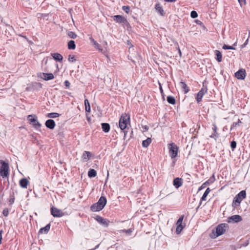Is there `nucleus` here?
<instances>
[{
  "label": "nucleus",
  "instance_id": "obj_1",
  "mask_svg": "<svg viewBox=\"0 0 250 250\" xmlns=\"http://www.w3.org/2000/svg\"><path fill=\"white\" fill-rule=\"evenodd\" d=\"M106 203V199L104 196H101L98 202L93 204L90 209L92 211H99L101 210L105 206Z\"/></svg>",
  "mask_w": 250,
  "mask_h": 250
},
{
  "label": "nucleus",
  "instance_id": "obj_2",
  "mask_svg": "<svg viewBox=\"0 0 250 250\" xmlns=\"http://www.w3.org/2000/svg\"><path fill=\"white\" fill-rule=\"evenodd\" d=\"M246 193L245 190L241 191L235 197L232 206L234 208H236L239 206L241 201L246 198Z\"/></svg>",
  "mask_w": 250,
  "mask_h": 250
},
{
  "label": "nucleus",
  "instance_id": "obj_3",
  "mask_svg": "<svg viewBox=\"0 0 250 250\" xmlns=\"http://www.w3.org/2000/svg\"><path fill=\"white\" fill-rule=\"evenodd\" d=\"M0 164L2 165L0 169V175L3 178L7 177L9 174L8 164L2 160H0Z\"/></svg>",
  "mask_w": 250,
  "mask_h": 250
},
{
  "label": "nucleus",
  "instance_id": "obj_4",
  "mask_svg": "<svg viewBox=\"0 0 250 250\" xmlns=\"http://www.w3.org/2000/svg\"><path fill=\"white\" fill-rule=\"evenodd\" d=\"M169 149V154L172 159L175 158L178 154V148L177 146L174 144H169L168 145Z\"/></svg>",
  "mask_w": 250,
  "mask_h": 250
},
{
  "label": "nucleus",
  "instance_id": "obj_5",
  "mask_svg": "<svg viewBox=\"0 0 250 250\" xmlns=\"http://www.w3.org/2000/svg\"><path fill=\"white\" fill-rule=\"evenodd\" d=\"M228 229V225L227 224H221L216 229V236L218 237L223 234Z\"/></svg>",
  "mask_w": 250,
  "mask_h": 250
},
{
  "label": "nucleus",
  "instance_id": "obj_6",
  "mask_svg": "<svg viewBox=\"0 0 250 250\" xmlns=\"http://www.w3.org/2000/svg\"><path fill=\"white\" fill-rule=\"evenodd\" d=\"M129 120V117L127 115L122 116L119 121V127L121 130H124L127 126V125Z\"/></svg>",
  "mask_w": 250,
  "mask_h": 250
},
{
  "label": "nucleus",
  "instance_id": "obj_7",
  "mask_svg": "<svg viewBox=\"0 0 250 250\" xmlns=\"http://www.w3.org/2000/svg\"><path fill=\"white\" fill-rule=\"evenodd\" d=\"M28 119L35 127L38 128L41 126V125L38 122L36 117L34 115H30L28 116Z\"/></svg>",
  "mask_w": 250,
  "mask_h": 250
},
{
  "label": "nucleus",
  "instance_id": "obj_8",
  "mask_svg": "<svg viewBox=\"0 0 250 250\" xmlns=\"http://www.w3.org/2000/svg\"><path fill=\"white\" fill-rule=\"evenodd\" d=\"M51 214L55 217H60L63 215V213L62 211L58 208L52 207L51 208Z\"/></svg>",
  "mask_w": 250,
  "mask_h": 250
},
{
  "label": "nucleus",
  "instance_id": "obj_9",
  "mask_svg": "<svg viewBox=\"0 0 250 250\" xmlns=\"http://www.w3.org/2000/svg\"><path fill=\"white\" fill-rule=\"evenodd\" d=\"M246 75V70L244 69H241L235 73V76L239 80H244Z\"/></svg>",
  "mask_w": 250,
  "mask_h": 250
},
{
  "label": "nucleus",
  "instance_id": "obj_10",
  "mask_svg": "<svg viewBox=\"0 0 250 250\" xmlns=\"http://www.w3.org/2000/svg\"><path fill=\"white\" fill-rule=\"evenodd\" d=\"M114 20L117 22L122 23L123 25L128 24L127 20L123 16L120 15H116L113 17Z\"/></svg>",
  "mask_w": 250,
  "mask_h": 250
},
{
  "label": "nucleus",
  "instance_id": "obj_11",
  "mask_svg": "<svg viewBox=\"0 0 250 250\" xmlns=\"http://www.w3.org/2000/svg\"><path fill=\"white\" fill-rule=\"evenodd\" d=\"M207 92V87H203L198 93L196 97V100L198 103L201 101L203 96Z\"/></svg>",
  "mask_w": 250,
  "mask_h": 250
},
{
  "label": "nucleus",
  "instance_id": "obj_12",
  "mask_svg": "<svg viewBox=\"0 0 250 250\" xmlns=\"http://www.w3.org/2000/svg\"><path fill=\"white\" fill-rule=\"evenodd\" d=\"M242 220V217L239 215H232L228 218V222L230 223L232 222L237 223Z\"/></svg>",
  "mask_w": 250,
  "mask_h": 250
},
{
  "label": "nucleus",
  "instance_id": "obj_13",
  "mask_svg": "<svg viewBox=\"0 0 250 250\" xmlns=\"http://www.w3.org/2000/svg\"><path fill=\"white\" fill-rule=\"evenodd\" d=\"M96 220L100 224L104 225L105 227H107L109 225V221L107 219H104L100 216H96Z\"/></svg>",
  "mask_w": 250,
  "mask_h": 250
},
{
  "label": "nucleus",
  "instance_id": "obj_14",
  "mask_svg": "<svg viewBox=\"0 0 250 250\" xmlns=\"http://www.w3.org/2000/svg\"><path fill=\"white\" fill-rule=\"evenodd\" d=\"M45 125L47 128L52 129L55 126V123L53 120L49 119L46 121Z\"/></svg>",
  "mask_w": 250,
  "mask_h": 250
},
{
  "label": "nucleus",
  "instance_id": "obj_15",
  "mask_svg": "<svg viewBox=\"0 0 250 250\" xmlns=\"http://www.w3.org/2000/svg\"><path fill=\"white\" fill-rule=\"evenodd\" d=\"M183 184L182 179L179 178H175L173 180V185L176 188L182 186Z\"/></svg>",
  "mask_w": 250,
  "mask_h": 250
},
{
  "label": "nucleus",
  "instance_id": "obj_16",
  "mask_svg": "<svg viewBox=\"0 0 250 250\" xmlns=\"http://www.w3.org/2000/svg\"><path fill=\"white\" fill-rule=\"evenodd\" d=\"M42 78L45 81H48L54 79V77L52 73H45L42 74Z\"/></svg>",
  "mask_w": 250,
  "mask_h": 250
},
{
  "label": "nucleus",
  "instance_id": "obj_17",
  "mask_svg": "<svg viewBox=\"0 0 250 250\" xmlns=\"http://www.w3.org/2000/svg\"><path fill=\"white\" fill-rule=\"evenodd\" d=\"M51 56L53 58V59L57 61L61 62L62 60L63 57L62 55L58 53H52L51 54Z\"/></svg>",
  "mask_w": 250,
  "mask_h": 250
},
{
  "label": "nucleus",
  "instance_id": "obj_18",
  "mask_svg": "<svg viewBox=\"0 0 250 250\" xmlns=\"http://www.w3.org/2000/svg\"><path fill=\"white\" fill-rule=\"evenodd\" d=\"M29 181L26 178H22L20 181V185L21 188H26Z\"/></svg>",
  "mask_w": 250,
  "mask_h": 250
},
{
  "label": "nucleus",
  "instance_id": "obj_19",
  "mask_svg": "<svg viewBox=\"0 0 250 250\" xmlns=\"http://www.w3.org/2000/svg\"><path fill=\"white\" fill-rule=\"evenodd\" d=\"M91 156L90 152L89 151H85L82 156L83 160L84 162H87Z\"/></svg>",
  "mask_w": 250,
  "mask_h": 250
},
{
  "label": "nucleus",
  "instance_id": "obj_20",
  "mask_svg": "<svg viewBox=\"0 0 250 250\" xmlns=\"http://www.w3.org/2000/svg\"><path fill=\"white\" fill-rule=\"evenodd\" d=\"M155 9L161 14V15L163 16L164 15V11L162 6L160 3H157L156 4Z\"/></svg>",
  "mask_w": 250,
  "mask_h": 250
},
{
  "label": "nucleus",
  "instance_id": "obj_21",
  "mask_svg": "<svg viewBox=\"0 0 250 250\" xmlns=\"http://www.w3.org/2000/svg\"><path fill=\"white\" fill-rule=\"evenodd\" d=\"M214 52L216 56V59L218 62H221L222 60V56L221 52L219 50H216Z\"/></svg>",
  "mask_w": 250,
  "mask_h": 250
},
{
  "label": "nucleus",
  "instance_id": "obj_22",
  "mask_svg": "<svg viewBox=\"0 0 250 250\" xmlns=\"http://www.w3.org/2000/svg\"><path fill=\"white\" fill-rule=\"evenodd\" d=\"M50 224H47L46 226H45L44 227L42 228H41L40 230V232L41 233H44V234H46L47 233L48 231L50 229Z\"/></svg>",
  "mask_w": 250,
  "mask_h": 250
},
{
  "label": "nucleus",
  "instance_id": "obj_23",
  "mask_svg": "<svg viewBox=\"0 0 250 250\" xmlns=\"http://www.w3.org/2000/svg\"><path fill=\"white\" fill-rule=\"evenodd\" d=\"M102 127L103 130L105 132H108L110 130V125L107 123L102 124Z\"/></svg>",
  "mask_w": 250,
  "mask_h": 250
},
{
  "label": "nucleus",
  "instance_id": "obj_24",
  "mask_svg": "<svg viewBox=\"0 0 250 250\" xmlns=\"http://www.w3.org/2000/svg\"><path fill=\"white\" fill-rule=\"evenodd\" d=\"M180 85L181 87L183 89L185 93H187L188 92L189 89H188V87L185 83L183 82H181L180 83Z\"/></svg>",
  "mask_w": 250,
  "mask_h": 250
},
{
  "label": "nucleus",
  "instance_id": "obj_25",
  "mask_svg": "<svg viewBox=\"0 0 250 250\" xmlns=\"http://www.w3.org/2000/svg\"><path fill=\"white\" fill-rule=\"evenodd\" d=\"M151 142L150 138H147L146 140H144L142 142V146L144 147H147Z\"/></svg>",
  "mask_w": 250,
  "mask_h": 250
},
{
  "label": "nucleus",
  "instance_id": "obj_26",
  "mask_svg": "<svg viewBox=\"0 0 250 250\" xmlns=\"http://www.w3.org/2000/svg\"><path fill=\"white\" fill-rule=\"evenodd\" d=\"M68 48L69 49H75L76 48V45L75 43V42L73 40L70 41L68 42Z\"/></svg>",
  "mask_w": 250,
  "mask_h": 250
},
{
  "label": "nucleus",
  "instance_id": "obj_27",
  "mask_svg": "<svg viewBox=\"0 0 250 250\" xmlns=\"http://www.w3.org/2000/svg\"><path fill=\"white\" fill-rule=\"evenodd\" d=\"M96 174V171L94 169H90L88 172V175L90 178L95 177Z\"/></svg>",
  "mask_w": 250,
  "mask_h": 250
},
{
  "label": "nucleus",
  "instance_id": "obj_28",
  "mask_svg": "<svg viewBox=\"0 0 250 250\" xmlns=\"http://www.w3.org/2000/svg\"><path fill=\"white\" fill-rule=\"evenodd\" d=\"M210 191V190L209 188H207L206 189L205 192L203 194V196H202V197L201 198V201H205L206 200L207 196L209 194Z\"/></svg>",
  "mask_w": 250,
  "mask_h": 250
},
{
  "label": "nucleus",
  "instance_id": "obj_29",
  "mask_svg": "<svg viewBox=\"0 0 250 250\" xmlns=\"http://www.w3.org/2000/svg\"><path fill=\"white\" fill-rule=\"evenodd\" d=\"M84 105H85V109L86 112L90 111V104L87 99L84 100Z\"/></svg>",
  "mask_w": 250,
  "mask_h": 250
},
{
  "label": "nucleus",
  "instance_id": "obj_30",
  "mask_svg": "<svg viewBox=\"0 0 250 250\" xmlns=\"http://www.w3.org/2000/svg\"><path fill=\"white\" fill-rule=\"evenodd\" d=\"M167 101L168 103L174 104H175V98L169 96L167 97Z\"/></svg>",
  "mask_w": 250,
  "mask_h": 250
},
{
  "label": "nucleus",
  "instance_id": "obj_31",
  "mask_svg": "<svg viewBox=\"0 0 250 250\" xmlns=\"http://www.w3.org/2000/svg\"><path fill=\"white\" fill-rule=\"evenodd\" d=\"M242 124V122L241 121V120L240 119H238V121L237 122H234L231 126V128H230V130H232V129L234 127H236L238 126H240Z\"/></svg>",
  "mask_w": 250,
  "mask_h": 250
},
{
  "label": "nucleus",
  "instance_id": "obj_32",
  "mask_svg": "<svg viewBox=\"0 0 250 250\" xmlns=\"http://www.w3.org/2000/svg\"><path fill=\"white\" fill-rule=\"evenodd\" d=\"M59 116V114L57 113L52 112L48 113L47 117L50 118H55Z\"/></svg>",
  "mask_w": 250,
  "mask_h": 250
},
{
  "label": "nucleus",
  "instance_id": "obj_33",
  "mask_svg": "<svg viewBox=\"0 0 250 250\" xmlns=\"http://www.w3.org/2000/svg\"><path fill=\"white\" fill-rule=\"evenodd\" d=\"M215 180V178L214 175H212L210 178L206 182L207 184V185H209L210 184L213 183Z\"/></svg>",
  "mask_w": 250,
  "mask_h": 250
},
{
  "label": "nucleus",
  "instance_id": "obj_34",
  "mask_svg": "<svg viewBox=\"0 0 250 250\" xmlns=\"http://www.w3.org/2000/svg\"><path fill=\"white\" fill-rule=\"evenodd\" d=\"M184 227L183 226L177 225V228L176 229V232L177 234H179L181 232L182 230L183 229Z\"/></svg>",
  "mask_w": 250,
  "mask_h": 250
},
{
  "label": "nucleus",
  "instance_id": "obj_35",
  "mask_svg": "<svg viewBox=\"0 0 250 250\" xmlns=\"http://www.w3.org/2000/svg\"><path fill=\"white\" fill-rule=\"evenodd\" d=\"M68 36L72 38V39H75L77 37V35L72 31H70L68 33Z\"/></svg>",
  "mask_w": 250,
  "mask_h": 250
},
{
  "label": "nucleus",
  "instance_id": "obj_36",
  "mask_svg": "<svg viewBox=\"0 0 250 250\" xmlns=\"http://www.w3.org/2000/svg\"><path fill=\"white\" fill-rule=\"evenodd\" d=\"M222 48L223 49H232V50H234L235 49V48H234L233 46H229L228 45H226V44H224L223 46V47Z\"/></svg>",
  "mask_w": 250,
  "mask_h": 250
},
{
  "label": "nucleus",
  "instance_id": "obj_37",
  "mask_svg": "<svg viewBox=\"0 0 250 250\" xmlns=\"http://www.w3.org/2000/svg\"><path fill=\"white\" fill-rule=\"evenodd\" d=\"M190 16L192 18H196L198 17L197 13L195 11H192L190 13Z\"/></svg>",
  "mask_w": 250,
  "mask_h": 250
},
{
  "label": "nucleus",
  "instance_id": "obj_38",
  "mask_svg": "<svg viewBox=\"0 0 250 250\" xmlns=\"http://www.w3.org/2000/svg\"><path fill=\"white\" fill-rule=\"evenodd\" d=\"M68 60L70 62H73L76 61L75 57L74 55H70L68 56Z\"/></svg>",
  "mask_w": 250,
  "mask_h": 250
},
{
  "label": "nucleus",
  "instance_id": "obj_39",
  "mask_svg": "<svg viewBox=\"0 0 250 250\" xmlns=\"http://www.w3.org/2000/svg\"><path fill=\"white\" fill-rule=\"evenodd\" d=\"M93 44L94 45L95 47L96 48L98 49L101 52L102 51L103 49L100 47V44L99 43H98L96 42H94V43H93Z\"/></svg>",
  "mask_w": 250,
  "mask_h": 250
},
{
  "label": "nucleus",
  "instance_id": "obj_40",
  "mask_svg": "<svg viewBox=\"0 0 250 250\" xmlns=\"http://www.w3.org/2000/svg\"><path fill=\"white\" fill-rule=\"evenodd\" d=\"M133 231V229H129L127 230L126 229H123L121 230V231L125 232L126 233L128 234H130Z\"/></svg>",
  "mask_w": 250,
  "mask_h": 250
},
{
  "label": "nucleus",
  "instance_id": "obj_41",
  "mask_svg": "<svg viewBox=\"0 0 250 250\" xmlns=\"http://www.w3.org/2000/svg\"><path fill=\"white\" fill-rule=\"evenodd\" d=\"M123 9L126 13H128L130 10V7L128 6H124Z\"/></svg>",
  "mask_w": 250,
  "mask_h": 250
},
{
  "label": "nucleus",
  "instance_id": "obj_42",
  "mask_svg": "<svg viewBox=\"0 0 250 250\" xmlns=\"http://www.w3.org/2000/svg\"><path fill=\"white\" fill-rule=\"evenodd\" d=\"M231 147L232 149H234L236 147V143L235 141H232L230 144Z\"/></svg>",
  "mask_w": 250,
  "mask_h": 250
},
{
  "label": "nucleus",
  "instance_id": "obj_43",
  "mask_svg": "<svg viewBox=\"0 0 250 250\" xmlns=\"http://www.w3.org/2000/svg\"><path fill=\"white\" fill-rule=\"evenodd\" d=\"M249 42V38L246 40V41L245 42L241 45V48H243L245 47L248 44Z\"/></svg>",
  "mask_w": 250,
  "mask_h": 250
},
{
  "label": "nucleus",
  "instance_id": "obj_44",
  "mask_svg": "<svg viewBox=\"0 0 250 250\" xmlns=\"http://www.w3.org/2000/svg\"><path fill=\"white\" fill-rule=\"evenodd\" d=\"M3 214L5 216H7L9 213V211L7 208H4L2 212Z\"/></svg>",
  "mask_w": 250,
  "mask_h": 250
},
{
  "label": "nucleus",
  "instance_id": "obj_45",
  "mask_svg": "<svg viewBox=\"0 0 250 250\" xmlns=\"http://www.w3.org/2000/svg\"><path fill=\"white\" fill-rule=\"evenodd\" d=\"M207 185V184L206 183V182H205L204 183H203L202 185V186L198 188V191H200V190H202V189L204 188Z\"/></svg>",
  "mask_w": 250,
  "mask_h": 250
},
{
  "label": "nucleus",
  "instance_id": "obj_46",
  "mask_svg": "<svg viewBox=\"0 0 250 250\" xmlns=\"http://www.w3.org/2000/svg\"><path fill=\"white\" fill-rule=\"evenodd\" d=\"M212 129L214 131V132H215V133H216V132L217 131V126L215 125V124L213 125Z\"/></svg>",
  "mask_w": 250,
  "mask_h": 250
},
{
  "label": "nucleus",
  "instance_id": "obj_47",
  "mask_svg": "<svg viewBox=\"0 0 250 250\" xmlns=\"http://www.w3.org/2000/svg\"><path fill=\"white\" fill-rule=\"evenodd\" d=\"M64 84L66 87H69L70 85V83L68 81H65L64 82Z\"/></svg>",
  "mask_w": 250,
  "mask_h": 250
},
{
  "label": "nucleus",
  "instance_id": "obj_48",
  "mask_svg": "<svg viewBox=\"0 0 250 250\" xmlns=\"http://www.w3.org/2000/svg\"><path fill=\"white\" fill-rule=\"evenodd\" d=\"M238 0L241 5H242L243 3L245 4L246 3L245 0Z\"/></svg>",
  "mask_w": 250,
  "mask_h": 250
},
{
  "label": "nucleus",
  "instance_id": "obj_49",
  "mask_svg": "<svg viewBox=\"0 0 250 250\" xmlns=\"http://www.w3.org/2000/svg\"><path fill=\"white\" fill-rule=\"evenodd\" d=\"M182 222H180V221L177 220V223H176L177 225L182 226Z\"/></svg>",
  "mask_w": 250,
  "mask_h": 250
},
{
  "label": "nucleus",
  "instance_id": "obj_50",
  "mask_svg": "<svg viewBox=\"0 0 250 250\" xmlns=\"http://www.w3.org/2000/svg\"><path fill=\"white\" fill-rule=\"evenodd\" d=\"M183 218H184V216H181L179 219H178V221H180V222H183Z\"/></svg>",
  "mask_w": 250,
  "mask_h": 250
},
{
  "label": "nucleus",
  "instance_id": "obj_51",
  "mask_svg": "<svg viewBox=\"0 0 250 250\" xmlns=\"http://www.w3.org/2000/svg\"><path fill=\"white\" fill-rule=\"evenodd\" d=\"M159 85H160V90L161 93L163 95V90L162 87L161 86L160 83H159Z\"/></svg>",
  "mask_w": 250,
  "mask_h": 250
},
{
  "label": "nucleus",
  "instance_id": "obj_52",
  "mask_svg": "<svg viewBox=\"0 0 250 250\" xmlns=\"http://www.w3.org/2000/svg\"><path fill=\"white\" fill-rule=\"evenodd\" d=\"M143 128L144 129H145V130H148V126H146V125H145V126H144L143 127Z\"/></svg>",
  "mask_w": 250,
  "mask_h": 250
},
{
  "label": "nucleus",
  "instance_id": "obj_53",
  "mask_svg": "<svg viewBox=\"0 0 250 250\" xmlns=\"http://www.w3.org/2000/svg\"><path fill=\"white\" fill-rule=\"evenodd\" d=\"M213 134L215 136L216 138L218 137V133H217V131L216 132V133H215V132H214Z\"/></svg>",
  "mask_w": 250,
  "mask_h": 250
},
{
  "label": "nucleus",
  "instance_id": "obj_54",
  "mask_svg": "<svg viewBox=\"0 0 250 250\" xmlns=\"http://www.w3.org/2000/svg\"><path fill=\"white\" fill-rule=\"evenodd\" d=\"M166 1L168 2H174L176 1V0H165Z\"/></svg>",
  "mask_w": 250,
  "mask_h": 250
},
{
  "label": "nucleus",
  "instance_id": "obj_55",
  "mask_svg": "<svg viewBox=\"0 0 250 250\" xmlns=\"http://www.w3.org/2000/svg\"><path fill=\"white\" fill-rule=\"evenodd\" d=\"M89 39L93 43H94V42H96L92 38H90Z\"/></svg>",
  "mask_w": 250,
  "mask_h": 250
},
{
  "label": "nucleus",
  "instance_id": "obj_56",
  "mask_svg": "<svg viewBox=\"0 0 250 250\" xmlns=\"http://www.w3.org/2000/svg\"><path fill=\"white\" fill-rule=\"evenodd\" d=\"M178 52H179V55H180V56H181V54H182V53H181V50L180 49V48H179V47H178Z\"/></svg>",
  "mask_w": 250,
  "mask_h": 250
},
{
  "label": "nucleus",
  "instance_id": "obj_57",
  "mask_svg": "<svg viewBox=\"0 0 250 250\" xmlns=\"http://www.w3.org/2000/svg\"><path fill=\"white\" fill-rule=\"evenodd\" d=\"M210 138H215V139H216V138L215 137V136L214 135V134H212L211 135H210Z\"/></svg>",
  "mask_w": 250,
  "mask_h": 250
},
{
  "label": "nucleus",
  "instance_id": "obj_58",
  "mask_svg": "<svg viewBox=\"0 0 250 250\" xmlns=\"http://www.w3.org/2000/svg\"><path fill=\"white\" fill-rule=\"evenodd\" d=\"M2 232H3L2 230H0V236H2Z\"/></svg>",
  "mask_w": 250,
  "mask_h": 250
},
{
  "label": "nucleus",
  "instance_id": "obj_59",
  "mask_svg": "<svg viewBox=\"0 0 250 250\" xmlns=\"http://www.w3.org/2000/svg\"><path fill=\"white\" fill-rule=\"evenodd\" d=\"M1 240H2V236H0V244L1 243Z\"/></svg>",
  "mask_w": 250,
  "mask_h": 250
},
{
  "label": "nucleus",
  "instance_id": "obj_60",
  "mask_svg": "<svg viewBox=\"0 0 250 250\" xmlns=\"http://www.w3.org/2000/svg\"><path fill=\"white\" fill-rule=\"evenodd\" d=\"M248 35H249L248 38H250V31H249Z\"/></svg>",
  "mask_w": 250,
  "mask_h": 250
},
{
  "label": "nucleus",
  "instance_id": "obj_61",
  "mask_svg": "<svg viewBox=\"0 0 250 250\" xmlns=\"http://www.w3.org/2000/svg\"><path fill=\"white\" fill-rule=\"evenodd\" d=\"M236 43H237V42H235V43H234V44H233V45H236Z\"/></svg>",
  "mask_w": 250,
  "mask_h": 250
},
{
  "label": "nucleus",
  "instance_id": "obj_62",
  "mask_svg": "<svg viewBox=\"0 0 250 250\" xmlns=\"http://www.w3.org/2000/svg\"><path fill=\"white\" fill-rule=\"evenodd\" d=\"M176 44L178 46V43L177 42H176Z\"/></svg>",
  "mask_w": 250,
  "mask_h": 250
}]
</instances>
